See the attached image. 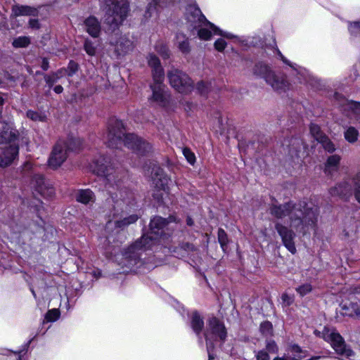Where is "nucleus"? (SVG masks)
Listing matches in <instances>:
<instances>
[{"instance_id":"nucleus-1","label":"nucleus","mask_w":360,"mask_h":360,"mask_svg":"<svg viewBox=\"0 0 360 360\" xmlns=\"http://www.w3.org/2000/svg\"><path fill=\"white\" fill-rule=\"evenodd\" d=\"M269 211L277 219H287L289 227L277 222L275 229L285 248L292 254H295L297 250L294 240L296 234L294 231L304 236L316 229L319 214L318 206L311 202L289 201L283 205L272 204Z\"/></svg>"},{"instance_id":"nucleus-2","label":"nucleus","mask_w":360,"mask_h":360,"mask_svg":"<svg viewBox=\"0 0 360 360\" xmlns=\"http://www.w3.org/2000/svg\"><path fill=\"white\" fill-rule=\"evenodd\" d=\"M174 218L170 217L169 219L161 217H155L150 223V233L143 234L142 237L137 240L124 252L123 255L124 265L132 268L139 262L141 252L151 249L158 243L167 235H169V224Z\"/></svg>"},{"instance_id":"nucleus-3","label":"nucleus","mask_w":360,"mask_h":360,"mask_svg":"<svg viewBox=\"0 0 360 360\" xmlns=\"http://www.w3.org/2000/svg\"><path fill=\"white\" fill-rule=\"evenodd\" d=\"M106 143L110 148H118L122 143L138 155H145L151 150V145L134 134H126L124 124L118 120L108 123Z\"/></svg>"},{"instance_id":"nucleus-4","label":"nucleus","mask_w":360,"mask_h":360,"mask_svg":"<svg viewBox=\"0 0 360 360\" xmlns=\"http://www.w3.org/2000/svg\"><path fill=\"white\" fill-rule=\"evenodd\" d=\"M101 8L104 13V22L115 29L126 19L129 12V3L127 0H104Z\"/></svg>"},{"instance_id":"nucleus-5","label":"nucleus","mask_w":360,"mask_h":360,"mask_svg":"<svg viewBox=\"0 0 360 360\" xmlns=\"http://www.w3.org/2000/svg\"><path fill=\"white\" fill-rule=\"evenodd\" d=\"M314 334L329 342L336 354L342 359L354 356V352L346 345L344 339L335 329L325 327L322 331L315 330Z\"/></svg>"},{"instance_id":"nucleus-6","label":"nucleus","mask_w":360,"mask_h":360,"mask_svg":"<svg viewBox=\"0 0 360 360\" xmlns=\"http://www.w3.org/2000/svg\"><path fill=\"white\" fill-rule=\"evenodd\" d=\"M227 332L224 324L216 317H212L208 320L205 338L207 344V350L209 360L214 359L212 350L214 348V342H224L226 338Z\"/></svg>"},{"instance_id":"nucleus-7","label":"nucleus","mask_w":360,"mask_h":360,"mask_svg":"<svg viewBox=\"0 0 360 360\" xmlns=\"http://www.w3.org/2000/svg\"><path fill=\"white\" fill-rule=\"evenodd\" d=\"M82 141L80 139H72L69 143L59 141L54 146L48 163L50 167L57 169L62 165L68 158V150H77L80 148Z\"/></svg>"},{"instance_id":"nucleus-8","label":"nucleus","mask_w":360,"mask_h":360,"mask_svg":"<svg viewBox=\"0 0 360 360\" xmlns=\"http://www.w3.org/2000/svg\"><path fill=\"white\" fill-rule=\"evenodd\" d=\"M254 74L263 78L276 91H285L288 88V82L282 75H276L271 68L262 63H259L254 68Z\"/></svg>"},{"instance_id":"nucleus-9","label":"nucleus","mask_w":360,"mask_h":360,"mask_svg":"<svg viewBox=\"0 0 360 360\" xmlns=\"http://www.w3.org/2000/svg\"><path fill=\"white\" fill-rule=\"evenodd\" d=\"M352 185L348 180H345L331 188L330 193L332 195L345 198L353 193L356 200L360 203V169L352 178Z\"/></svg>"},{"instance_id":"nucleus-10","label":"nucleus","mask_w":360,"mask_h":360,"mask_svg":"<svg viewBox=\"0 0 360 360\" xmlns=\"http://www.w3.org/2000/svg\"><path fill=\"white\" fill-rule=\"evenodd\" d=\"M169 83L177 91L186 94L193 89V82L191 78L183 72L172 69L167 74Z\"/></svg>"},{"instance_id":"nucleus-11","label":"nucleus","mask_w":360,"mask_h":360,"mask_svg":"<svg viewBox=\"0 0 360 360\" xmlns=\"http://www.w3.org/2000/svg\"><path fill=\"white\" fill-rule=\"evenodd\" d=\"M171 179L160 167L153 169V184L156 189L153 193V198L158 202H163V195L168 193V185Z\"/></svg>"},{"instance_id":"nucleus-12","label":"nucleus","mask_w":360,"mask_h":360,"mask_svg":"<svg viewBox=\"0 0 360 360\" xmlns=\"http://www.w3.org/2000/svg\"><path fill=\"white\" fill-rule=\"evenodd\" d=\"M5 146H0V167L11 165L18 155V146L15 141L4 142Z\"/></svg>"},{"instance_id":"nucleus-13","label":"nucleus","mask_w":360,"mask_h":360,"mask_svg":"<svg viewBox=\"0 0 360 360\" xmlns=\"http://www.w3.org/2000/svg\"><path fill=\"white\" fill-rule=\"evenodd\" d=\"M162 82L163 80L154 81V83L150 85L153 94L149 98V101L156 105L165 106L169 101V94L166 91Z\"/></svg>"},{"instance_id":"nucleus-14","label":"nucleus","mask_w":360,"mask_h":360,"mask_svg":"<svg viewBox=\"0 0 360 360\" xmlns=\"http://www.w3.org/2000/svg\"><path fill=\"white\" fill-rule=\"evenodd\" d=\"M90 167L93 172L106 177L108 181L111 180L110 176L114 169L111 167L110 161L106 157L99 155L98 158L94 159Z\"/></svg>"},{"instance_id":"nucleus-15","label":"nucleus","mask_w":360,"mask_h":360,"mask_svg":"<svg viewBox=\"0 0 360 360\" xmlns=\"http://www.w3.org/2000/svg\"><path fill=\"white\" fill-rule=\"evenodd\" d=\"M310 134L311 136L321 144L323 149L332 153L335 151L336 148L330 139L321 130L319 125L311 124L310 125Z\"/></svg>"},{"instance_id":"nucleus-16","label":"nucleus","mask_w":360,"mask_h":360,"mask_svg":"<svg viewBox=\"0 0 360 360\" xmlns=\"http://www.w3.org/2000/svg\"><path fill=\"white\" fill-rule=\"evenodd\" d=\"M31 186L44 197H51L54 195V188L46 182L43 175L34 174L31 180Z\"/></svg>"},{"instance_id":"nucleus-17","label":"nucleus","mask_w":360,"mask_h":360,"mask_svg":"<svg viewBox=\"0 0 360 360\" xmlns=\"http://www.w3.org/2000/svg\"><path fill=\"white\" fill-rule=\"evenodd\" d=\"M148 64L152 68L153 81L164 80L165 73L159 58L153 53H149Z\"/></svg>"},{"instance_id":"nucleus-18","label":"nucleus","mask_w":360,"mask_h":360,"mask_svg":"<svg viewBox=\"0 0 360 360\" xmlns=\"http://www.w3.org/2000/svg\"><path fill=\"white\" fill-rule=\"evenodd\" d=\"M17 135V131L13 128L11 123L0 121V144L15 141Z\"/></svg>"},{"instance_id":"nucleus-19","label":"nucleus","mask_w":360,"mask_h":360,"mask_svg":"<svg viewBox=\"0 0 360 360\" xmlns=\"http://www.w3.org/2000/svg\"><path fill=\"white\" fill-rule=\"evenodd\" d=\"M115 46V51L117 55H124L133 49V43L126 37H120L115 42L111 41Z\"/></svg>"},{"instance_id":"nucleus-20","label":"nucleus","mask_w":360,"mask_h":360,"mask_svg":"<svg viewBox=\"0 0 360 360\" xmlns=\"http://www.w3.org/2000/svg\"><path fill=\"white\" fill-rule=\"evenodd\" d=\"M85 30L92 37H98L101 32V25L94 16H90L84 20Z\"/></svg>"},{"instance_id":"nucleus-21","label":"nucleus","mask_w":360,"mask_h":360,"mask_svg":"<svg viewBox=\"0 0 360 360\" xmlns=\"http://www.w3.org/2000/svg\"><path fill=\"white\" fill-rule=\"evenodd\" d=\"M344 110L347 111V115L352 119L360 120V103L352 101L344 100Z\"/></svg>"},{"instance_id":"nucleus-22","label":"nucleus","mask_w":360,"mask_h":360,"mask_svg":"<svg viewBox=\"0 0 360 360\" xmlns=\"http://www.w3.org/2000/svg\"><path fill=\"white\" fill-rule=\"evenodd\" d=\"M341 313L347 316H360V304L357 302H349L341 305Z\"/></svg>"},{"instance_id":"nucleus-23","label":"nucleus","mask_w":360,"mask_h":360,"mask_svg":"<svg viewBox=\"0 0 360 360\" xmlns=\"http://www.w3.org/2000/svg\"><path fill=\"white\" fill-rule=\"evenodd\" d=\"M341 158L338 155H333L329 156L325 163L324 171L326 173L332 174L338 171Z\"/></svg>"},{"instance_id":"nucleus-24","label":"nucleus","mask_w":360,"mask_h":360,"mask_svg":"<svg viewBox=\"0 0 360 360\" xmlns=\"http://www.w3.org/2000/svg\"><path fill=\"white\" fill-rule=\"evenodd\" d=\"M76 199L81 203L88 204L94 200V195L89 189L79 190L76 194Z\"/></svg>"},{"instance_id":"nucleus-25","label":"nucleus","mask_w":360,"mask_h":360,"mask_svg":"<svg viewBox=\"0 0 360 360\" xmlns=\"http://www.w3.org/2000/svg\"><path fill=\"white\" fill-rule=\"evenodd\" d=\"M204 326V322L199 314L196 311L191 315V327L193 331L198 335H200Z\"/></svg>"},{"instance_id":"nucleus-26","label":"nucleus","mask_w":360,"mask_h":360,"mask_svg":"<svg viewBox=\"0 0 360 360\" xmlns=\"http://www.w3.org/2000/svg\"><path fill=\"white\" fill-rule=\"evenodd\" d=\"M290 358L293 360H301L306 357V352L303 351L298 345H292L288 349Z\"/></svg>"},{"instance_id":"nucleus-27","label":"nucleus","mask_w":360,"mask_h":360,"mask_svg":"<svg viewBox=\"0 0 360 360\" xmlns=\"http://www.w3.org/2000/svg\"><path fill=\"white\" fill-rule=\"evenodd\" d=\"M139 219L137 214H131L127 217H124L121 220L116 221L115 226L117 229L123 230L127 228L129 225L135 223Z\"/></svg>"},{"instance_id":"nucleus-28","label":"nucleus","mask_w":360,"mask_h":360,"mask_svg":"<svg viewBox=\"0 0 360 360\" xmlns=\"http://www.w3.org/2000/svg\"><path fill=\"white\" fill-rule=\"evenodd\" d=\"M178 48L183 53H188L190 51L189 43L186 36L178 33L176 36Z\"/></svg>"},{"instance_id":"nucleus-29","label":"nucleus","mask_w":360,"mask_h":360,"mask_svg":"<svg viewBox=\"0 0 360 360\" xmlns=\"http://www.w3.org/2000/svg\"><path fill=\"white\" fill-rule=\"evenodd\" d=\"M359 135V131L354 127H349L344 131V137L345 140L350 143L356 142Z\"/></svg>"},{"instance_id":"nucleus-30","label":"nucleus","mask_w":360,"mask_h":360,"mask_svg":"<svg viewBox=\"0 0 360 360\" xmlns=\"http://www.w3.org/2000/svg\"><path fill=\"white\" fill-rule=\"evenodd\" d=\"M34 10L27 6H15L13 7V13L16 16L30 15L33 14Z\"/></svg>"},{"instance_id":"nucleus-31","label":"nucleus","mask_w":360,"mask_h":360,"mask_svg":"<svg viewBox=\"0 0 360 360\" xmlns=\"http://www.w3.org/2000/svg\"><path fill=\"white\" fill-rule=\"evenodd\" d=\"M302 141L299 139H292L290 141V148L289 152L292 156H293V153L297 155L298 151H300L302 148Z\"/></svg>"},{"instance_id":"nucleus-32","label":"nucleus","mask_w":360,"mask_h":360,"mask_svg":"<svg viewBox=\"0 0 360 360\" xmlns=\"http://www.w3.org/2000/svg\"><path fill=\"white\" fill-rule=\"evenodd\" d=\"M63 76V70H60L57 72H54L50 75H46L44 77L46 82L49 86H51L56 83L58 79Z\"/></svg>"},{"instance_id":"nucleus-33","label":"nucleus","mask_w":360,"mask_h":360,"mask_svg":"<svg viewBox=\"0 0 360 360\" xmlns=\"http://www.w3.org/2000/svg\"><path fill=\"white\" fill-rule=\"evenodd\" d=\"M30 44V39L28 37L22 36L15 39L13 41V46L15 48H23Z\"/></svg>"},{"instance_id":"nucleus-34","label":"nucleus","mask_w":360,"mask_h":360,"mask_svg":"<svg viewBox=\"0 0 360 360\" xmlns=\"http://www.w3.org/2000/svg\"><path fill=\"white\" fill-rule=\"evenodd\" d=\"M260 331L263 335L269 337L273 335V326L269 321H264L260 324Z\"/></svg>"},{"instance_id":"nucleus-35","label":"nucleus","mask_w":360,"mask_h":360,"mask_svg":"<svg viewBox=\"0 0 360 360\" xmlns=\"http://www.w3.org/2000/svg\"><path fill=\"white\" fill-rule=\"evenodd\" d=\"M84 49L86 53L91 56L96 55L97 46L89 39H86L84 44Z\"/></svg>"},{"instance_id":"nucleus-36","label":"nucleus","mask_w":360,"mask_h":360,"mask_svg":"<svg viewBox=\"0 0 360 360\" xmlns=\"http://www.w3.org/2000/svg\"><path fill=\"white\" fill-rule=\"evenodd\" d=\"M26 115L29 119L35 122H44L46 120V115L39 112L28 110Z\"/></svg>"},{"instance_id":"nucleus-37","label":"nucleus","mask_w":360,"mask_h":360,"mask_svg":"<svg viewBox=\"0 0 360 360\" xmlns=\"http://www.w3.org/2000/svg\"><path fill=\"white\" fill-rule=\"evenodd\" d=\"M295 290L301 297H303L311 292L312 286L310 283H304L296 288Z\"/></svg>"},{"instance_id":"nucleus-38","label":"nucleus","mask_w":360,"mask_h":360,"mask_svg":"<svg viewBox=\"0 0 360 360\" xmlns=\"http://www.w3.org/2000/svg\"><path fill=\"white\" fill-rule=\"evenodd\" d=\"M60 316V311L57 309H52L49 310L45 316V319L47 322H53L56 321Z\"/></svg>"},{"instance_id":"nucleus-39","label":"nucleus","mask_w":360,"mask_h":360,"mask_svg":"<svg viewBox=\"0 0 360 360\" xmlns=\"http://www.w3.org/2000/svg\"><path fill=\"white\" fill-rule=\"evenodd\" d=\"M218 240L221 248L224 250L228 243V236L225 231L222 229H219L218 230Z\"/></svg>"},{"instance_id":"nucleus-40","label":"nucleus","mask_w":360,"mask_h":360,"mask_svg":"<svg viewBox=\"0 0 360 360\" xmlns=\"http://www.w3.org/2000/svg\"><path fill=\"white\" fill-rule=\"evenodd\" d=\"M155 51L163 58H167L169 56V49L162 43H159L155 45Z\"/></svg>"},{"instance_id":"nucleus-41","label":"nucleus","mask_w":360,"mask_h":360,"mask_svg":"<svg viewBox=\"0 0 360 360\" xmlns=\"http://www.w3.org/2000/svg\"><path fill=\"white\" fill-rule=\"evenodd\" d=\"M348 29L353 37L360 36V21L350 22Z\"/></svg>"},{"instance_id":"nucleus-42","label":"nucleus","mask_w":360,"mask_h":360,"mask_svg":"<svg viewBox=\"0 0 360 360\" xmlns=\"http://www.w3.org/2000/svg\"><path fill=\"white\" fill-rule=\"evenodd\" d=\"M22 170L24 173H32L37 170V165L34 164L32 162L28 160L23 164L22 167Z\"/></svg>"},{"instance_id":"nucleus-43","label":"nucleus","mask_w":360,"mask_h":360,"mask_svg":"<svg viewBox=\"0 0 360 360\" xmlns=\"http://www.w3.org/2000/svg\"><path fill=\"white\" fill-rule=\"evenodd\" d=\"M182 153L185 158H186L187 161L191 164L193 165L195 162V156L194 153L188 148H184L182 150Z\"/></svg>"},{"instance_id":"nucleus-44","label":"nucleus","mask_w":360,"mask_h":360,"mask_svg":"<svg viewBox=\"0 0 360 360\" xmlns=\"http://www.w3.org/2000/svg\"><path fill=\"white\" fill-rule=\"evenodd\" d=\"M77 69L78 65L75 62L71 60L68 64V69L63 70V75L65 72H67L68 75L71 77L77 71Z\"/></svg>"},{"instance_id":"nucleus-45","label":"nucleus","mask_w":360,"mask_h":360,"mask_svg":"<svg viewBox=\"0 0 360 360\" xmlns=\"http://www.w3.org/2000/svg\"><path fill=\"white\" fill-rule=\"evenodd\" d=\"M197 90L201 94H206L210 89V86L204 82H200L196 85Z\"/></svg>"},{"instance_id":"nucleus-46","label":"nucleus","mask_w":360,"mask_h":360,"mask_svg":"<svg viewBox=\"0 0 360 360\" xmlns=\"http://www.w3.org/2000/svg\"><path fill=\"white\" fill-rule=\"evenodd\" d=\"M266 349L269 353L275 354V353L278 352V346H277L276 343L275 342V341L269 340L266 342Z\"/></svg>"},{"instance_id":"nucleus-47","label":"nucleus","mask_w":360,"mask_h":360,"mask_svg":"<svg viewBox=\"0 0 360 360\" xmlns=\"http://www.w3.org/2000/svg\"><path fill=\"white\" fill-rule=\"evenodd\" d=\"M282 304L285 307L291 305L294 302L293 296H290L287 293H284L281 296Z\"/></svg>"},{"instance_id":"nucleus-48","label":"nucleus","mask_w":360,"mask_h":360,"mask_svg":"<svg viewBox=\"0 0 360 360\" xmlns=\"http://www.w3.org/2000/svg\"><path fill=\"white\" fill-rule=\"evenodd\" d=\"M257 360H269L270 357L268 352L264 349L255 352Z\"/></svg>"},{"instance_id":"nucleus-49","label":"nucleus","mask_w":360,"mask_h":360,"mask_svg":"<svg viewBox=\"0 0 360 360\" xmlns=\"http://www.w3.org/2000/svg\"><path fill=\"white\" fill-rule=\"evenodd\" d=\"M226 46V43L225 40L223 39H218L214 42V48L219 51H224V49H225Z\"/></svg>"},{"instance_id":"nucleus-50","label":"nucleus","mask_w":360,"mask_h":360,"mask_svg":"<svg viewBox=\"0 0 360 360\" xmlns=\"http://www.w3.org/2000/svg\"><path fill=\"white\" fill-rule=\"evenodd\" d=\"M30 27L34 29H38L39 27V23L37 19H31L29 21Z\"/></svg>"},{"instance_id":"nucleus-51","label":"nucleus","mask_w":360,"mask_h":360,"mask_svg":"<svg viewBox=\"0 0 360 360\" xmlns=\"http://www.w3.org/2000/svg\"><path fill=\"white\" fill-rule=\"evenodd\" d=\"M277 52H278V56H280L281 59L283 60V63H285V64L294 68V66L290 63L289 60H288L283 56V54L281 53V51L279 50H277Z\"/></svg>"},{"instance_id":"nucleus-52","label":"nucleus","mask_w":360,"mask_h":360,"mask_svg":"<svg viewBox=\"0 0 360 360\" xmlns=\"http://www.w3.org/2000/svg\"><path fill=\"white\" fill-rule=\"evenodd\" d=\"M41 68L44 70H47L49 69V61L46 58H43L42 63H41Z\"/></svg>"},{"instance_id":"nucleus-53","label":"nucleus","mask_w":360,"mask_h":360,"mask_svg":"<svg viewBox=\"0 0 360 360\" xmlns=\"http://www.w3.org/2000/svg\"><path fill=\"white\" fill-rule=\"evenodd\" d=\"M53 90L56 94H60L63 91V88L60 85H57L54 87Z\"/></svg>"},{"instance_id":"nucleus-54","label":"nucleus","mask_w":360,"mask_h":360,"mask_svg":"<svg viewBox=\"0 0 360 360\" xmlns=\"http://www.w3.org/2000/svg\"><path fill=\"white\" fill-rule=\"evenodd\" d=\"M193 106V105L192 103H190L187 102V103L184 105V109H185L186 111L191 110H192Z\"/></svg>"},{"instance_id":"nucleus-55","label":"nucleus","mask_w":360,"mask_h":360,"mask_svg":"<svg viewBox=\"0 0 360 360\" xmlns=\"http://www.w3.org/2000/svg\"><path fill=\"white\" fill-rule=\"evenodd\" d=\"M22 229L21 227H18L16 229H13V232L14 233H20Z\"/></svg>"},{"instance_id":"nucleus-56","label":"nucleus","mask_w":360,"mask_h":360,"mask_svg":"<svg viewBox=\"0 0 360 360\" xmlns=\"http://www.w3.org/2000/svg\"><path fill=\"white\" fill-rule=\"evenodd\" d=\"M187 224L191 226L193 224V221L191 218L187 219Z\"/></svg>"},{"instance_id":"nucleus-57","label":"nucleus","mask_w":360,"mask_h":360,"mask_svg":"<svg viewBox=\"0 0 360 360\" xmlns=\"http://www.w3.org/2000/svg\"><path fill=\"white\" fill-rule=\"evenodd\" d=\"M3 104H4V98L2 96H0V109L2 108Z\"/></svg>"},{"instance_id":"nucleus-58","label":"nucleus","mask_w":360,"mask_h":360,"mask_svg":"<svg viewBox=\"0 0 360 360\" xmlns=\"http://www.w3.org/2000/svg\"><path fill=\"white\" fill-rule=\"evenodd\" d=\"M354 290H355V292H356V293L360 294V285H359V286L356 287V288H355V289H354Z\"/></svg>"},{"instance_id":"nucleus-59","label":"nucleus","mask_w":360,"mask_h":360,"mask_svg":"<svg viewBox=\"0 0 360 360\" xmlns=\"http://www.w3.org/2000/svg\"><path fill=\"white\" fill-rule=\"evenodd\" d=\"M274 360H287V359H285V358H283V357H282V358H281V357H276V358H275Z\"/></svg>"},{"instance_id":"nucleus-60","label":"nucleus","mask_w":360,"mask_h":360,"mask_svg":"<svg viewBox=\"0 0 360 360\" xmlns=\"http://www.w3.org/2000/svg\"><path fill=\"white\" fill-rule=\"evenodd\" d=\"M110 225H111V221H108V223L107 224V229H109Z\"/></svg>"},{"instance_id":"nucleus-61","label":"nucleus","mask_w":360,"mask_h":360,"mask_svg":"<svg viewBox=\"0 0 360 360\" xmlns=\"http://www.w3.org/2000/svg\"><path fill=\"white\" fill-rule=\"evenodd\" d=\"M3 84V81L1 80V79L0 78V86H1Z\"/></svg>"},{"instance_id":"nucleus-62","label":"nucleus","mask_w":360,"mask_h":360,"mask_svg":"<svg viewBox=\"0 0 360 360\" xmlns=\"http://www.w3.org/2000/svg\"><path fill=\"white\" fill-rule=\"evenodd\" d=\"M32 292L33 295L35 296V293H34V291L33 290H32Z\"/></svg>"},{"instance_id":"nucleus-63","label":"nucleus","mask_w":360,"mask_h":360,"mask_svg":"<svg viewBox=\"0 0 360 360\" xmlns=\"http://www.w3.org/2000/svg\"><path fill=\"white\" fill-rule=\"evenodd\" d=\"M18 360H22V357L20 356L18 359Z\"/></svg>"}]
</instances>
